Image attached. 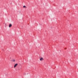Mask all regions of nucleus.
Listing matches in <instances>:
<instances>
[{
  "label": "nucleus",
  "mask_w": 78,
  "mask_h": 78,
  "mask_svg": "<svg viewBox=\"0 0 78 78\" xmlns=\"http://www.w3.org/2000/svg\"><path fill=\"white\" fill-rule=\"evenodd\" d=\"M9 28L11 27H12V24H9Z\"/></svg>",
  "instance_id": "obj_2"
},
{
  "label": "nucleus",
  "mask_w": 78,
  "mask_h": 78,
  "mask_svg": "<svg viewBox=\"0 0 78 78\" xmlns=\"http://www.w3.org/2000/svg\"><path fill=\"white\" fill-rule=\"evenodd\" d=\"M40 61H42V60H44V59H43V58H40Z\"/></svg>",
  "instance_id": "obj_3"
},
{
  "label": "nucleus",
  "mask_w": 78,
  "mask_h": 78,
  "mask_svg": "<svg viewBox=\"0 0 78 78\" xmlns=\"http://www.w3.org/2000/svg\"><path fill=\"white\" fill-rule=\"evenodd\" d=\"M23 7L24 8H25V7H26V6L24 5V6H23Z\"/></svg>",
  "instance_id": "obj_5"
},
{
  "label": "nucleus",
  "mask_w": 78,
  "mask_h": 78,
  "mask_svg": "<svg viewBox=\"0 0 78 78\" xmlns=\"http://www.w3.org/2000/svg\"><path fill=\"white\" fill-rule=\"evenodd\" d=\"M18 65V64L17 63L14 66V68H16V66H17V65Z\"/></svg>",
  "instance_id": "obj_1"
},
{
  "label": "nucleus",
  "mask_w": 78,
  "mask_h": 78,
  "mask_svg": "<svg viewBox=\"0 0 78 78\" xmlns=\"http://www.w3.org/2000/svg\"><path fill=\"white\" fill-rule=\"evenodd\" d=\"M13 62H15V61H16V60H15V59H13Z\"/></svg>",
  "instance_id": "obj_4"
}]
</instances>
